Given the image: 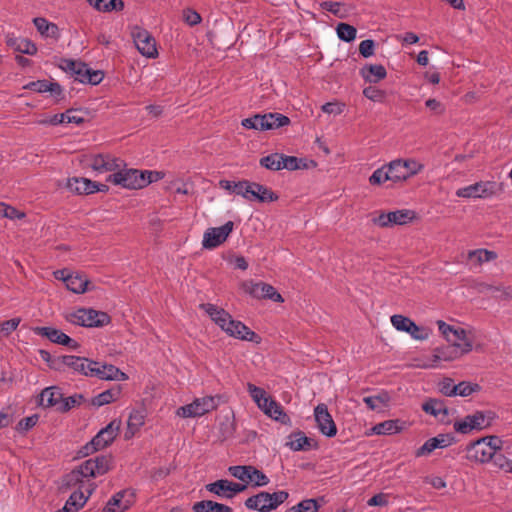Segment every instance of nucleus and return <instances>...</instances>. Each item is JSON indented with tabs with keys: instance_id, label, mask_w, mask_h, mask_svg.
I'll return each mask as SVG.
<instances>
[{
	"instance_id": "obj_1",
	"label": "nucleus",
	"mask_w": 512,
	"mask_h": 512,
	"mask_svg": "<svg viewBox=\"0 0 512 512\" xmlns=\"http://www.w3.org/2000/svg\"><path fill=\"white\" fill-rule=\"evenodd\" d=\"M110 462V457L97 456L84 461L68 473L65 484L69 487L79 486V489L74 491L68 499L83 507L96 488L90 480L106 474L110 469Z\"/></svg>"
},
{
	"instance_id": "obj_2",
	"label": "nucleus",
	"mask_w": 512,
	"mask_h": 512,
	"mask_svg": "<svg viewBox=\"0 0 512 512\" xmlns=\"http://www.w3.org/2000/svg\"><path fill=\"white\" fill-rule=\"evenodd\" d=\"M247 391L257 407L269 418L283 425L291 426V419L279 402L273 399L263 388L247 383Z\"/></svg>"
},
{
	"instance_id": "obj_3",
	"label": "nucleus",
	"mask_w": 512,
	"mask_h": 512,
	"mask_svg": "<svg viewBox=\"0 0 512 512\" xmlns=\"http://www.w3.org/2000/svg\"><path fill=\"white\" fill-rule=\"evenodd\" d=\"M436 324L443 338L457 348L460 354L466 355L474 349L475 330L473 328L466 329L459 325H450L443 320H438Z\"/></svg>"
},
{
	"instance_id": "obj_4",
	"label": "nucleus",
	"mask_w": 512,
	"mask_h": 512,
	"mask_svg": "<svg viewBox=\"0 0 512 512\" xmlns=\"http://www.w3.org/2000/svg\"><path fill=\"white\" fill-rule=\"evenodd\" d=\"M80 163L91 169L96 175L114 173L116 169L126 166V162L109 152H91L81 156Z\"/></svg>"
},
{
	"instance_id": "obj_5",
	"label": "nucleus",
	"mask_w": 512,
	"mask_h": 512,
	"mask_svg": "<svg viewBox=\"0 0 512 512\" xmlns=\"http://www.w3.org/2000/svg\"><path fill=\"white\" fill-rule=\"evenodd\" d=\"M289 497V493L284 490L276 491L273 493L259 492L256 495L250 496L245 501V506L249 510L258 512H270L277 509Z\"/></svg>"
},
{
	"instance_id": "obj_6",
	"label": "nucleus",
	"mask_w": 512,
	"mask_h": 512,
	"mask_svg": "<svg viewBox=\"0 0 512 512\" xmlns=\"http://www.w3.org/2000/svg\"><path fill=\"white\" fill-rule=\"evenodd\" d=\"M65 319L73 324L82 327H103L111 322L106 312L97 311L91 308H79L66 314Z\"/></svg>"
},
{
	"instance_id": "obj_7",
	"label": "nucleus",
	"mask_w": 512,
	"mask_h": 512,
	"mask_svg": "<svg viewBox=\"0 0 512 512\" xmlns=\"http://www.w3.org/2000/svg\"><path fill=\"white\" fill-rule=\"evenodd\" d=\"M289 124L290 119L281 113L255 114L241 121L244 128L258 131L274 130Z\"/></svg>"
},
{
	"instance_id": "obj_8",
	"label": "nucleus",
	"mask_w": 512,
	"mask_h": 512,
	"mask_svg": "<svg viewBox=\"0 0 512 512\" xmlns=\"http://www.w3.org/2000/svg\"><path fill=\"white\" fill-rule=\"evenodd\" d=\"M496 418V414L492 411H476L455 421L454 430L461 434H469L474 430L481 431L492 426Z\"/></svg>"
},
{
	"instance_id": "obj_9",
	"label": "nucleus",
	"mask_w": 512,
	"mask_h": 512,
	"mask_svg": "<svg viewBox=\"0 0 512 512\" xmlns=\"http://www.w3.org/2000/svg\"><path fill=\"white\" fill-rule=\"evenodd\" d=\"M106 181L128 190L145 188V178L142 170L127 168V165L116 169L114 173L109 174Z\"/></svg>"
},
{
	"instance_id": "obj_10",
	"label": "nucleus",
	"mask_w": 512,
	"mask_h": 512,
	"mask_svg": "<svg viewBox=\"0 0 512 512\" xmlns=\"http://www.w3.org/2000/svg\"><path fill=\"white\" fill-rule=\"evenodd\" d=\"M60 67L69 72L74 76L76 81H79L84 84H99L103 78L104 74L100 70H92L87 64L81 61H75L71 59H63L61 61Z\"/></svg>"
},
{
	"instance_id": "obj_11",
	"label": "nucleus",
	"mask_w": 512,
	"mask_h": 512,
	"mask_svg": "<svg viewBox=\"0 0 512 512\" xmlns=\"http://www.w3.org/2000/svg\"><path fill=\"white\" fill-rule=\"evenodd\" d=\"M121 427V421H111L106 427L102 428L90 442L81 448V454L88 456L109 446L117 437Z\"/></svg>"
},
{
	"instance_id": "obj_12",
	"label": "nucleus",
	"mask_w": 512,
	"mask_h": 512,
	"mask_svg": "<svg viewBox=\"0 0 512 512\" xmlns=\"http://www.w3.org/2000/svg\"><path fill=\"white\" fill-rule=\"evenodd\" d=\"M217 408V401L213 396L196 398L190 404L180 406L176 415L181 418H196L205 415Z\"/></svg>"
},
{
	"instance_id": "obj_13",
	"label": "nucleus",
	"mask_w": 512,
	"mask_h": 512,
	"mask_svg": "<svg viewBox=\"0 0 512 512\" xmlns=\"http://www.w3.org/2000/svg\"><path fill=\"white\" fill-rule=\"evenodd\" d=\"M416 218V213L410 209H400L389 212H380L371 221L374 225L387 228L395 225H406Z\"/></svg>"
},
{
	"instance_id": "obj_14",
	"label": "nucleus",
	"mask_w": 512,
	"mask_h": 512,
	"mask_svg": "<svg viewBox=\"0 0 512 512\" xmlns=\"http://www.w3.org/2000/svg\"><path fill=\"white\" fill-rule=\"evenodd\" d=\"M131 37L139 53L147 58H156L158 50L156 41L149 31L135 25L131 27Z\"/></svg>"
},
{
	"instance_id": "obj_15",
	"label": "nucleus",
	"mask_w": 512,
	"mask_h": 512,
	"mask_svg": "<svg viewBox=\"0 0 512 512\" xmlns=\"http://www.w3.org/2000/svg\"><path fill=\"white\" fill-rule=\"evenodd\" d=\"M393 182L405 181L418 174L424 165L414 159H396L389 163Z\"/></svg>"
},
{
	"instance_id": "obj_16",
	"label": "nucleus",
	"mask_w": 512,
	"mask_h": 512,
	"mask_svg": "<svg viewBox=\"0 0 512 512\" xmlns=\"http://www.w3.org/2000/svg\"><path fill=\"white\" fill-rule=\"evenodd\" d=\"M242 289L256 299H269L277 303L284 302L281 294L272 285L264 282L245 281L242 283Z\"/></svg>"
},
{
	"instance_id": "obj_17",
	"label": "nucleus",
	"mask_w": 512,
	"mask_h": 512,
	"mask_svg": "<svg viewBox=\"0 0 512 512\" xmlns=\"http://www.w3.org/2000/svg\"><path fill=\"white\" fill-rule=\"evenodd\" d=\"M497 192V184L494 181H480L472 185L459 188L456 195L461 198H490Z\"/></svg>"
},
{
	"instance_id": "obj_18",
	"label": "nucleus",
	"mask_w": 512,
	"mask_h": 512,
	"mask_svg": "<svg viewBox=\"0 0 512 512\" xmlns=\"http://www.w3.org/2000/svg\"><path fill=\"white\" fill-rule=\"evenodd\" d=\"M233 228L234 223L232 221H228L220 227L208 228L203 235V248L214 249L220 246L227 240L228 236L233 231Z\"/></svg>"
},
{
	"instance_id": "obj_19",
	"label": "nucleus",
	"mask_w": 512,
	"mask_h": 512,
	"mask_svg": "<svg viewBox=\"0 0 512 512\" xmlns=\"http://www.w3.org/2000/svg\"><path fill=\"white\" fill-rule=\"evenodd\" d=\"M60 365L66 366L78 374L90 377L88 373L91 372L92 366H96V361L89 360L85 357L64 355L56 360L55 365L51 366L60 369Z\"/></svg>"
},
{
	"instance_id": "obj_20",
	"label": "nucleus",
	"mask_w": 512,
	"mask_h": 512,
	"mask_svg": "<svg viewBox=\"0 0 512 512\" xmlns=\"http://www.w3.org/2000/svg\"><path fill=\"white\" fill-rule=\"evenodd\" d=\"M463 355L451 345L437 347L423 364L424 368H439L444 362H452Z\"/></svg>"
},
{
	"instance_id": "obj_21",
	"label": "nucleus",
	"mask_w": 512,
	"mask_h": 512,
	"mask_svg": "<svg viewBox=\"0 0 512 512\" xmlns=\"http://www.w3.org/2000/svg\"><path fill=\"white\" fill-rule=\"evenodd\" d=\"M485 439L479 438L475 441L470 442L465 448V458L472 463L486 464L491 462L493 455L490 452V448L485 442Z\"/></svg>"
},
{
	"instance_id": "obj_22",
	"label": "nucleus",
	"mask_w": 512,
	"mask_h": 512,
	"mask_svg": "<svg viewBox=\"0 0 512 512\" xmlns=\"http://www.w3.org/2000/svg\"><path fill=\"white\" fill-rule=\"evenodd\" d=\"M206 490L210 493L225 499H232L238 493L246 489V485L220 479L206 485Z\"/></svg>"
},
{
	"instance_id": "obj_23",
	"label": "nucleus",
	"mask_w": 512,
	"mask_h": 512,
	"mask_svg": "<svg viewBox=\"0 0 512 512\" xmlns=\"http://www.w3.org/2000/svg\"><path fill=\"white\" fill-rule=\"evenodd\" d=\"M33 331L36 335L46 337L52 343L66 346L72 350H77L80 346L76 340L54 327H36Z\"/></svg>"
},
{
	"instance_id": "obj_24",
	"label": "nucleus",
	"mask_w": 512,
	"mask_h": 512,
	"mask_svg": "<svg viewBox=\"0 0 512 512\" xmlns=\"http://www.w3.org/2000/svg\"><path fill=\"white\" fill-rule=\"evenodd\" d=\"M228 336L254 343H260L261 337L252 331L248 326H246L243 322L239 320L231 318L229 324L223 330Z\"/></svg>"
},
{
	"instance_id": "obj_25",
	"label": "nucleus",
	"mask_w": 512,
	"mask_h": 512,
	"mask_svg": "<svg viewBox=\"0 0 512 512\" xmlns=\"http://www.w3.org/2000/svg\"><path fill=\"white\" fill-rule=\"evenodd\" d=\"M314 417L317 427L323 435L331 438L337 434L336 424L325 404H319L315 407Z\"/></svg>"
},
{
	"instance_id": "obj_26",
	"label": "nucleus",
	"mask_w": 512,
	"mask_h": 512,
	"mask_svg": "<svg viewBox=\"0 0 512 512\" xmlns=\"http://www.w3.org/2000/svg\"><path fill=\"white\" fill-rule=\"evenodd\" d=\"M90 377H95L100 380H118L126 381L128 375L122 372L119 368L112 364H103L96 361V366H92Z\"/></svg>"
},
{
	"instance_id": "obj_27",
	"label": "nucleus",
	"mask_w": 512,
	"mask_h": 512,
	"mask_svg": "<svg viewBox=\"0 0 512 512\" xmlns=\"http://www.w3.org/2000/svg\"><path fill=\"white\" fill-rule=\"evenodd\" d=\"M220 188L227 191L229 194H234L237 196H241L243 199L252 202V181L249 180H240V181H231V180H220L219 181Z\"/></svg>"
},
{
	"instance_id": "obj_28",
	"label": "nucleus",
	"mask_w": 512,
	"mask_h": 512,
	"mask_svg": "<svg viewBox=\"0 0 512 512\" xmlns=\"http://www.w3.org/2000/svg\"><path fill=\"white\" fill-rule=\"evenodd\" d=\"M452 443L453 437L449 434H438L437 436L426 440L424 444L415 451V456H428L436 449L449 447Z\"/></svg>"
},
{
	"instance_id": "obj_29",
	"label": "nucleus",
	"mask_w": 512,
	"mask_h": 512,
	"mask_svg": "<svg viewBox=\"0 0 512 512\" xmlns=\"http://www.w3.org/2000/svg\"><path fill=\"white\" fill-rule=\"evenodd\" d=\"M23 89L31 90L37 93H50L55 99L63 97V90L57 82L48 80L31 81L23 86Z\"/></svg>"
},
{
	"instance_id": "obj_30",
	"label": "nucleus",
	"mask_w": 512,
	"mask_h": 512,
	"mask_svg": "<svg viewBox=\"0 0 512 512\" xmlns=\"http://www.w3.org/2000/svg\"><path fill=\"white\" fill-rule=\"evenodd\" d=\"M199 308L203 310L222 331L232 318L225 309L212 303H202Z\"/></svg>"
},
{
	"instance_id": "obj_31",
	"label": "nucleus",
	"mask_w": 512,
	"mask_h": 512,
	"mask_svg": "<svg viewBox=\"0 0 512 512\" xmlns=\"http://www.w3.org/2000/svg\"><path fill=\"white\" fill-rule=\"evenodd\" d=\"M33 24L36 27L37 31L41 35V37L45 39H53L54 41H58L61 37V32L59 27L53 23L48 21L44 17H35L33 19Z\"/></svg>"
},
{
	"instance_id": "obj_32",
	"label": "nucleus",
	"mask_w": 512,
	"mask_h": 512,
	"mask_svg": "<svg viewBox=\"0 0 512 512\" xmlns=\"http://www.w3.org/2000/svg\"><path fill=\"white\" fill-rule=\"evenodd\" d=\"M422 410L434 416L437 420L444 422L447 420L449 412L448 408L442 400L430 398L422 404Z\"/></svg>"
},
{
	"instance_id": "obj_33",
	"label": "nucleus",
	"mask_w": 512,
	"mask_h": 512,
	"mask_svg": "<svg viewBox=\"0 0 512 512\" xmlns=\"http://www.w3.org/2000/svg\"><path fill=\"white\" fill-rule=\"evenodd\" d=\"M497 258V253L491 250L479 248L470 250L467 253V264L471 268H477L484 263L493 261Z\"/></svg>"
},
{
	"instance_id": "obj_34",
	"label": "nucleus",
	"mask_w": 512,
	"mask_h": 512,
	"mask_svg": "<svg viewBox=\"0 0 512 512\" xmlns=\"http://www.w3.org/2000/svg\"><path fill=\"white\" fill-rule=\"evenodd\" d=\"M62 395L60 388L55 386L47 387L39 396V405L44 408H55L58 411Z\"/></svg>"
},
{
	"instance_id": "obj_35",
	"label": "nucleus",
	"mask_w": 512,
	"mask_h": 512,
	"mask_svg": "<svg viewBox=\"0 0 512 512\" xmlns=\"http://www.w3.org/2000/svg\"><path fill=\"white\" fill-rule=\"evenodd\" d=\"M404 423L399 419H390L374 425L369 435H393L400 433Z\"/></svg>"
},
{
	"instance_id": "obj_36",
	"label": "nucleus",
	"mask_w": 512,
	"mask_h": 512,
	"mask_svg": "<svg viewBox=\"0 0 512 512\" xmlns=\"http://www.w3.org/2000/svg\"><path fill=\"white\" fill-rule=\"evenodd\" d=\"M93 181L85 177H71L67 179L66 188L75 195L92 194Z\"/></svg>"
},
{
	"instance_id": "obj_37",
	"label": "nucleus",
	"mask_w": 512,
	"mask_h": 512,
	"mask_svg": "<svg viewBox=\"0 0 512 512\" xmlns=\"http://www.w3.org/2000/svg\"><path fill=\"white\" fill-rule=\"evenodd\" d=\"M360 75L366 82L377 83L386 78L387 71L381 64H370L361 68Z\"/></svg>"
},
{
	"instance_id": "obj_38",
	"label": "nucleus",
	"mask_w": 512,
	"mask_h": 512,
	"mask_svg": "<svg viewBox=\"0 0 512 512\" xmlns=\"http://www.w3.org/2000/svg\"><path fill=\"white\" fill-rule=\"evenodd\" d=\"M312 440L305 436L302 431L291 433L287 437L286 446L292 451H307L310 450Z\"/></svg>"
},
{
	"instance_id": "obj_39",
	"label": "nucleus",
	"mask_w": 512,
	"mask_h": 512,
	"mask_svg": "<svg viewBox=\"0 0 512 512\" xmlns=\"http://www.w3.org/2000/svg\"><path fill=\"white\" fill-rule=\"evenodd\" d=\"M252 202L271 203L278 200V195L270 188L257 182H252Z\"/></svg>"
},
{
	"instance_id": "obj_40",
	"label": "nucleus",
	"mask_w": 512,
	"mask_h": 512,
	"mask_svg": "<svg viewBox=\"0 0 512 512\" xmlns=\"http://www.w3.org/2000/svg\"><path fill=\"white\" fill-rule=\"evenodd\" d=\"M64 283L68 290L76 294L85 293L89 288V280L82 274H70L69 277L64 279Z\"/></svg>"
},
{
	"instance_id": "obj_41",
	"label": "nucleus",
	"mask_w": 512,
	"mask_h": 512,
	"mask_svg": "<svg viewBox=\"0 0 512 512\" xmlns=\"http://www.w3.org/2000/svg\"><path fill=\"white\" fill-rule=\"evenodd\" d=\"M145 424V414L141 410H132L129 414L127 421V431L125 433V438H132L135 433H137L140 428Z\"/></svg>"
},
{
	"instance_id": "obj_42",
	"label": "nucleus",
	"mask_w": 512,
	"mask_h": 512,
	"mask_svg": "<svg viewBox=\"0 0 512 512\" xmlns=\"http://www.w3.org/2000/svg\"><path fill=\"white\" fill-rule=\"evenodd\" d=\"M7 45L23 54L35 55L37 53V46L26 38L9 37L7 38Z\"/></svg>"
},
{
	"instance_id": "obj_43",
	"label": "nucleus",
	"mask_w": 512,
	"mask_h": 512,
	"mask_svg": "<svg viewBox=\"0 0 512 512\" xmlns=\"http://www.w3.org/2000/svg\"><path fill=\"white\" fill-rule=\"evenodd\" d=\"M192 510L193 512H232L230 506L212 500L195 502L192 506Z\"/></svg>"
},
{
	"instance_id": "obj_44",
	"label": "nucleus",
	"mask_w": 512,
	"mask_h": 512,
	"mask_svg": "<svg viewBox=\"0 0 512 512\" xmlns=\"http://www.w3.org/2000/svg\"><path fill=\"white\" fill-rule=\"evenodd\" d=\"M126 491H120L112 496L102 512H124L130 506V501L124 500Z\"/></svg>"
},
{
	"instance_id": "obj_45",
	"label": "nucleus",
	"mask_w": 512,
	"mask_h": 512,
	"mask_svg": "<svg viewBox=\"0 0 512 512\" xmlns=\"http://www.w3.org/2000/svg\"><path fill=\"white\" fill-rule=\"evenodd\" d=\"M91 6L100 12L120 11L124 7L122 0H87Z\"/></svg>"
},
{
	"instance_id": "obj_46",
	"label": "nucleus",
	"mask_w": 512,
	"mask_h": 512,
	"mask_svg": "<svg viewBox=\"0 0 512 512\" xmlns=\"http://www.w3.org/2000/svg\"><path fill=\"white\" fill-rule=\"evenodd\" d=\"M387 181L393 182L392 174L390 173V165H384L376 169L369 177V183L371 185H381Z\"/></svg>"
},
{
	"instance_id": "obj_47",
	"label": "nucleus",
	"mask_w": 512,
	"mask_h": 512,
	"mask_svg": "<svg viewBox=\"0 0 512 512\" xmlns=\"http://www.w3.org/2000/svg\"><path fill=\"white\" fill-rule=\"evenodd\" d=\"M336 33L340 40L349 43L356 39L357 29L350 24L341 22L336 26Z\"/></svg>"
},
{
	"instance_id": "obj_48",
	"label": "nucleus",
	"mask_w": 512,
	"mask_h": 512,
	"mask_svg": "<svg viewBox=\"0 0 512 512\" xmlns=\"http://www.w3.org/2000/svg\"><path fill=\"white\" fill-rule=\"evenodd\" d=\"M260 165L268 170L279 171L282 170V154L272 153L264 156L259 161Z\"/></svg>"
},
{
	"instance_id": "obj_49",
	"label": "nucleus",
	"mask_w": 512,
	"mask_h": 512,
	"mask_svg": "<svg viewBox=\"0 0 512 512\" xmlns=\"http://www.w3.org/2000/svg\"><path fill=\"white\" fill-rule=\"evenodd\" d=\"M119 395V390H105L92 399V404L94 406L101 407L116 401Z\"/></svg>"
},
{
	"instance_id": "obj_50",
	"label": "nucleus",
	"mask_w": 512,
	"mask_h": 512,
	"mask_svg": "<svg viewBox=\"0 0 512 512\" xmlns=\"http://www.w3.org/2000/svg\"><path fill=\"white\" fill-rule=\"evenodd\" d=\"M319 503L316 499H305L292 506L286 512H318Z\"/></svg>"
},
{
	"instance_id": "obj_51",
	"label": "nucleus",
	"mask_w": 512,
	"mask_h": 512,
	"mask_svg": "<svg viewBox=\"0 0 512 512\" xmlns=\"http://www.w3.org/2000/svg\"><path fill=\"white\" fill-rule=\"evenodd\" d=\"M392 326L397 330L401 332H407L409 331L410 327L414 323L413 320H411L409 317H406L401 314H395L392 315L390 318Z\"/></svg>"
},
{
	"instance_id": "obj_52",
	"label": "nucleus",
	"mask_w": 512,
	"mask_h": 512,
	"mask_svg": "<svg viewBox=\"0 0 512 512\" xmlns=\"http://www.w3.org/2000/svg\"><path fill=\"white\" fill-rule=\"evenodd\" d=\"M491 462L497 469L503 471L504 473L512 474V459H509L504 454H496L491 459Z\"/></svg>"
},
{
	"instance_id": "obj_53",
	"label": "nucleus",
	"mask_w": 512,
	"mask_h": 512,
	"mask_svg": "<svg viewBox=\"0 0 512 512\" xmlns=\"http://www.w3.org/2000/svg\"><path fill=\"white\" fill-rule=\"evenodd\" d=\"M84 397L81 394H74L72 396L64 398L62 396L60 406H58V412H67L70 409L78 406L83 401Z\"/></svg>"
},
{
	"instance_id": "obj_54",
	"label": "nucleus",
	"mask_w": 512,
	"mask_h": 512,
	"mask_svg": "<svg viewBox=\"0 0 512 512\" xmlns=\"http://www.w3.org/2000/svg\"><path fill=\"white\" fill-rule=\"evenodd\" d=\"M302 168H306L303 159L282 154V169L294 171Z\"/></svg>"
},
{
	"instance_id": "obj_55",
	"label": "nucleus",
	"mask_w": 512,
	"mask_h": 512,
	"mask_svg": "<svg viewBox=\"0 0 512 512\" xmlns=\"http://www.w3.org/2000/svg\"><path fill=\"white\" fill-rule=\"evenodd\" d=\"M248 483H252L256 487H263L269 483V478L259 469L251 466Z\"/></svg>"
},
{
	"instance_id": "obj_56",
	"label": "nucleus",
	"mask_w": 512,
	"mask_h": 512,
	"mask_svg": "<svg viewBox=\"0 0 512 512\" xmlns=\"http://www.w3.org/2000/svg\"><path fill=\"white\" fill-rule=\"evenodd\" d=\"M363 401L370 410L374 411L380 409L381 406L386 405L388 402V396L385 393L375 396H367L363 398Z\"/></svg>"
},
{
	"instance_id": "obj_57",
	"label": "nucleus",
	"mask_w": 512,
	"mask_h": 512,
	"mask_svg": "<svg viewBox=\"0 0 512 512\" xmlns=\"http://www.w3.org/2000/svg\"><path fill=\"white\" fill-rule=\"evenodd\" d=\"M38 419H39V417L36 414L25 417L18 422L15 429L19 433L25 434L37 424Z\"/></svg>"
},
{
	"instance_id": "obj_58",
	"label": "nucleus",
	"mask_w": 512,
	"mask_h": 512,
	"mask_svg": "<svg viewBox=\"0 0 512 512\" xmlns=\"http://www.w3.org/2000/svg\"><path fill=\"white\" fill-rule=\"evenodd\" d=\"M408 333L414 340H427L430 336V330L426 327L419 326L415 322L410 327Z\"/></svg>"
},
{
	"instance_id": "obj_59",
	"label": "nucleus",
	"mask_w": 512,
	"mask_h": 512,
	"mask_svg": "<svg viewBox=\"0 0 512 512\" xmlns=\"http://www.w3.org/2000/svg\"><path fill=\"white\" fill-rule=\"evenodd\" d=\"M363 95L373 102H383L386 92L374 86H368L363 89Z\"/></svg>"
},
{
	"instance_id": "obj_60",
	"label": "nucleus",
	"mask_w": 512,
	"mask_h": 512,
	"mask_svg": "<svg viewBox=\"0 0 512 512\" xmlns=\"http://www.w3.org/2000/svg\"><path fill=\"white\" fill-rule=\"evenodd\" d=\"M228 471L233 477L239 479L240 481L248 483L251 466H230Z\"/></svg>"
},
{
	"instance_id": "obj_61",
	"label": "nucleus",
	"mask_w": 512,
	"mask_h": 512,
	"mask_svg": "<svg viewBox=\"0 0 512 512\" xmlns=\"http://www.w3.org/2000/svg\"><path fill=\"white\" fill-rule=\"evenodd\" d=\"M482 439L486 440L485 442L490 448V452L493 456L499 454L498 452L503 449L504 441L496 435L484 436Z\"/></svg>"
},
{
	"instance_id": "obj_62",
	"label": "nucleus",
	"mask_w": 512,
	"mask_h": 512,
	"mask_svg": "<svg viewBox=\"0 0 512 512\" xmlns=\"http://www.w3.org/2000/svg\"><path fill=\"white\" fill-rule=\"evenodd\" d=\"M479 388V386L477 384H471L469 382H460L458 384H456L455 386V392H456V396H462V397H466V396H469L471 395L473 392H475L477 389Z\"/></svg>"
},
{
	"instance_id": "obj_63",
	"label": "nucleus",
	"mask_w": 512,
	"mask_h": 512,
	"mask_svg": "<svg viewBox=\"0 0 512 512\" xmlns=\"http://www.w3.org/2000/svg\"><path fill=\"white\" fill-rule=\"evenodd\" d=\"M21 322V319L16 317L9 320L2 321L0 323V333L4 336L10 335L13 331L17 329Z\"/></svg>"
},
{
	"instance_id": "obj_64",
	"label": "nucleus",
	"mask_w": 512,
	"mask_h": 512,
	"mask_svg": "<svg viewBox=\"0 0 512 512\" xmlns=\"http://www.w3.org/2000/svg\"><path fill=\"white\" fill-rule=\"evenodd\" d=\"M471 288L480 294L500 291V286H495L483 281H474L471 285Z\"/></svg>"
}]
</instances>
